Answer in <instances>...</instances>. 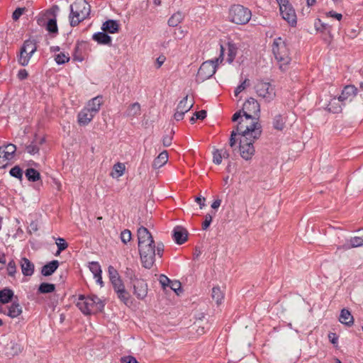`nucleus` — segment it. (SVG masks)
Here are the masks:
<instances>
[{"label":"nucleus","instance_id":"obj_17","mask_svg":"<svg viewBox=\"0 0 363 363\" xmlns=\"http://www.w3.org/2000/svg\"><path fill=\"white\" fill-rule=\"evenodd\" d=\"M173 239L178 245L184 243L188 238V231L182 226H176L173 230Z\"/></svg>","mask_w":363,"mask_h":363},{"label":"nucleus","instance_id":"obj_5","mask_svg":"<svg viewBox=\"0 0 363 363\" xmlns=\"http://www.w3.org/2000/svg\"><path fill=\"white\" fill-rule=\"evenodd\" d=\"M272 52L277 61L279 68L285 70L291 60L290 50L285 40L279 37L274 40L272 43Z\"/></svg>","mask_w":363,"mask_h":363},{"label":"nucleus","instance_id":"obj_30","mask_svg":"<svg viewBox=\"0 0 363 363\" xmlns=\"http://www.w3.org/2000/svg\"><path fill=\"white\" fill-rule=\"evenodd\" d=\"M93 40L96 41L98 43L103 45H111V38L103 32L94 34Z\"/></svg>","mask_w":363,"mask_h":363},{"label":"nucleus","instance_id":"obj_31","mask_svg":"<svg viewBox=\"0 0 363 363\" xmlns=\"http://www.w3.org/2000/svg\"><path fill=\"white\" fill-rule=\"evenodd\" d=\"M119 28L118 23L117 21L113 20H108L104 23L102 26V29L104 31L108 32L110 33H115L118 32Z\"/></svg>","mask_w":363,"mask_h":363},{"label":"nucleus","instance_id":"obj_41","mask_svg":"<svg viewBox=\"0 0 363 363\" xmlns=\"http://www.w3.org/2000/svg\"><path fill=\"white\" fill-rule=\"evenodd\" d=\"M108 274L111 282L121 279L118 271L111 265L108 268Z\"/></svg>","mask_w":363,"mask_h":363},{"label":"nucleus","instance_id":"obj_61","mask_svg":"<svg viewBox=\"0 0 363 363\" xmlns=\"http://www.w3.org/2000/svg\"><path fill=\"white\" fill-rule=\"evenodd\" d=\"M194 115L196 116V119L203 120L206 117V111L201 110L196 112Z\"/></svg>","mask_w":363,"mask_h":363},{"label":"nucleus","instance_id":"obj_10","mask_svg":"<svg viewBox=\"0 0 363 363\" xmlns=\"http://www.w3.org/2000/svg\"><path fill=\"white\" fill-rule=\"evenodd\" d=\"M279 6L280 13L286 21L291 26L296 25L297 18L294 9L289 0H276Z\"/></svg>","mask_w":363,"mask_h":363},{"label":"nucleus","instance_id":"obj_35","mask_svg":"<svg viewBox=\"0 0 363 363\" xmlns=\"http://www.w3.org/2000/svg\"><path fill=\"white\" fill-rule=\"evenodd\" d=\"M285 118L280 114L277 115L273 120V128L277 130H282L285 128Z\"/></svg>","mask_w":363,"mask_h":363},{"label":"nucleus","instance_id":"obj_23","mask_svg":"<svg viewBox=\"0 0 363 363\" xmlns=\"http://www.w3.org/2000/svg\"><path fill=\"white\" fill-rule=\"evenodd\" d=\"M357 93V89L354 85H347L344 87L341 94L339 96V99L341 101L346 100H351L354 98Z\"/></svg>","mask_w":363,"mask_h":363},{"label":"nucleus","instance_id":"obj_38","mask_svg":"<svg viewBox=\"0 0 363 363\" xmlns=\"http://www.w3.org/2000/svg\"><path fill=\"white\" fill-rule=\"evenodd\" d=\"M55 290V285L50 283H42L38 289L39 294L52 293Z\"/></svg>","mask_w":363,"mask_h":363},{"label":"nucleus","instance_id":"obj_54","mask_svg":"<svg viewBox=\"0 0 363 363\" xmlns=\"http://www.w3.org/2000/svg\"><path fill=\"white\" fill-rule=\"evenodd\" d=\"M222 154L221 151L216 150L213 152V162L216 164H220L222 162Z\"/></svg>","mask_w":363,"mask_h":363},{"label":"nucleus","instance_id":"obj_18","mask_svg":"<svg viewBox=\"0 0 363 363\" xmlns=\"http://www.w3.org/2000/svg\"><path fill=\"white\" fill-rule=\"evenodd\" d=\"M45 143V138L35 136L34 140L26 147V150L30 155L38 154L40 150V146Z\"/></svg>","mask_w":363,"mask_h":363},{"label":"nucleus","instance_id":"obj_37","mask_svg":"<svg viewBox=\"0 0 363 363\" xmlns=\"http://www.w3.org/2000/svg\"><path fill=\"white\" fill-rule=\"evenodd\" d=\"M26 177L30 182H37L40 179V174L33 168H28L26 171Z\"/></svg>","mask_w":363,"mask_h":363},{"label":"nucleus","instance_id":"obj_11","mask_svg":"<svg viewBox=\"0 0 363 363\" xmlns=\"http://www.w3.org/2000/svg\"><path fill=\"white\" fill-rule=\"evenodd\" d=\"M255 91L259 97L268 102L272 101L276 96L275 88L269 82H258L255 85Z\"/></svg>","mask_w":363,"mask_h":363},{"label":"nucleus","instance_id":"obj_51","mask_svg":"<svg viewBox=\"0 0 363 363\" xmlns=\"http://www.w3.org/2000/svg\"><path fill=\"white\" fill-rule=\"evenodd\" d=\"M111 283L114 290V292H116L118 290H120L125 287L123 281L121 279L112 281Z\"/></svg>","mask_w":363,"mask_h":363},{"label":"nucleus","instance_id":"obj_6","mask_svg":"<svg viewBox=\"0 0 363 363\" xmlns=\"http://www.w3.org/2000/svg\"><path fill=\"white\" fill-rule=\"evenodd\" d=\"M70 26L75 27L89 17L91 6L86 0H77L70 6Z\"/></svg>","mask_w":363,"mask_h":363},{"label":"nucleus","instance_id":"obj_29","mask_svg":"<svg viewBox=\"0 0 363 363\" xmlns=\"http://www.w3.org/2000/svg\"><path fill=\"white\" fill-rule=\"evenodd\" d=\"M339 320L342 324L347 325L348 326L352 325L354 323L353 316L351 315L348 310L345 308L341 311Z\"/></svg>","mask_w":363,"mask_h":363},{"label":"nucleus","instance_id":"obj_9","mask_svg":"<svg viewBox=\"0 0 363 363\" xmlns=\"http://www.w3.org/2000/svg\"><path fill=\"white\" fill-rule=\"evenodd\" d=\"M37 50V45L34 40H25L17 55L18 62L21 66L28 65L30 59Z\"/></svg>","mask_w":363,"mask_h":363},{"label":"nucleus","instance_id":"obj_44","mask_svg":"<svg viewBox=\"0 0 363 363\" xmlns=\"http://www.w3.org/2000/svg\"><path fill=\"white\" fill-rule=\"evenodd\" d=\"M6 270L9 276L14 277L16 272V264L13 259H11L9 262L6 267Z\"/></svg>","mask_w":363,"mask_h":363},{"label":"nucleus","instance_id":"obj_2","mask_svg":"<svg viewBox=\"0 0 363 363\" xmlns=\"http://www.w3.org/2000/svg\"><path fill=\"white\" fill-rule=\"evenodd\" d=\"M138 250L143 266L151 269L157 255L162 257L164 253V245L157 242L155 245L152 235L147 228L141 226L138 229Z\"/></svg>","mask_w":363,"mask_h":363},{"label":"nucleus","instance_id":"obj_59","mask_svg":"<svg viewBox=\"0 0 363 363\" xmlns=\"http://www.w3.org/2000/svg\"><path fill=\"white\" fill-rule=\"evenodd\" d=\"M166 57L164 55L159 56L155 62L157 68H160L164 62Z\"/></svg>","mask_w":363,"mask_h":363},{"label":"nucleus","instance_id":"obj_58","mask_svg":"<svg viewBox=\"0 0 363 363\" xmlns=\"http://www.w3.org/2000/svg\"><path fill=\"white\" fill-rule=\"evenodd\" d=\"M352 248V245L350 242V240H348L344 245H339L337 247V251H340V250H348Z\"/></svg>","mask_w":363,"mask_h":363},{"label":"nucleus","instance_id":"obj_39","mask_svg":"<svg viewBox=\"0 0 363 363\" xmlns=\"http://www.w3.org/2000/svg\"><path fill=\"white\" fill-rule=\"evenodd\" d=\"M211 296L217 304H220L224 298L223 294L218 286L212 289Z\"/></svg>","mask_w":363,"mask_h":363},{"label":"nucleus","instance_id":"obj_19","mask_svg":"<svg viewBox=\"0 0 363 363\" xmlns=\"http://www.w3.org/2000/svg\"><path fill=\"white\" fill-rule=\"evenodd\" d=\"M221 47H223L225 48V51L227 50L228 57H227V62L228 63H232L237 55L238 52V47L236 45L231 42L228 41V43L223 44H220V52L221 51Z\"/></svg>","mask_w":363,"mask_h":363},{"label":"nucleus","instance_id":"obj_52","mask_svg":"<svg viewBox=\"0 0 363 363\" xmlns=\"http://www.w3.org/2000/svg\"><path fill=\"white\" fill-rule=\"evenodd\" d=\"M187 31L184 30L182 27L175 29L174 35L175 38L182 39L186 34Z\"/></svg>","mask_w":363,"mask_h":363},{"label":"nucleus","instance_id":"obj_26","mask_svg":"<svg viewBox=\"0 0 363 363\" xmlns=\"http://www.w3.org/2000/svg\"><path fill=\"white\" fill-rule=\"evenodd\" d=\"M341 101L338 98L333 97L327 106V110L333 113H338L342 111Z\"/></svg>","mask_w":363,"mask_h":363},{"label":"nucleus","instance_id":"obj_22","mask_svg":"<svg viewBox=\"0 0 363 363\" xmlns=\"http://www.w3.org/2000/svg\"><path fill=\"white\" fill-rule=\"evenodd\" d=\"M94 116V113L84 107L77 115V122L79 125L85 126L92 121Z\"/></svg>","mask_w":363,"mask_h":363},{"label":"nucleus","instance_id":"obj_8","mask_svg":"<svg viewBox=\"0 0 363 363\" xmlns=\"http://www.w3.org/2000/svg\"><path fill=\"white\" fill-rule=\"evenodd\" d=\"M251 11L240 4H234L229 9V18L238 25H245L251 19Z\"/></svg>","mask_w":363,"mask_h":363},{"label":"nucleus","instance_id":"obj_46","mask_svg":"<svg viewBox=\"0 0 363 363\" xmlns=\"http://www.w3.org/2000/svg\"><path fill=\"white\" fill-rule=\"evenodd\" d=\"M9 173L12 177L19 179L20 180L22 179L23 171L18 166H15L11 168Z\"/></svg>","mask_w":363,"mask_h":363},{"label":"nucleus","instance_id":"obj_1","mask_svg":"<svg viewBox=\"0 0 363 363\" xmlns=\"http://www.w3.org/2000/svg\"><path fill=\"white\" fill-rule=\"evenodd\" d=\"M257 127L252 121L245 120L240 125H236L231 132L229 145L233 148L237 143V135H240L239 151L240 156L245 160H251L255 155L253 144L262 135V130H259V125Z\"/></svg>","mask_w":363,"mask_h":363},{"label":"nucleus","instance_id":"obj_15","mask_svg":"<svg viewBox=\"0 0 363 363\" xmlns=\"http://www.w3.org/2000/svg\"><path fill=\"white\" fill-rule=\"evenodd\" d=\"M147 284L143 279H136L133 282V294L140 300L144 299L147 295Z\"/></svg>","mask_w":363,"mask_h":363},{"label":"nucleus","instance_id":"obj_45","mask_svg":"<svg viewBox=\"0 0 363 363\" xmlns=\"http://www.w3.org/2000/svg\"><path fill=\"white\" fill-rule=\"evenodd\" d=\"M56 245L58 247V250L56 253V255H60V253L67 249L68 247V244L66 242L64 238H59L57 240Z\"/></svg>","mask_w":363,"mask_h":363},{"label":"nucleus","instance_id":"obj_4","mask_svg":"<svg viewBox=\"0 0 363 363\" xmlns=\"http://www.w3.org/2000/svg\"><path fill=\"white\" fill-rule=\"evenodd\" d=\"M104 306V302L96 295H80L77 302V306L84 315L101 312Z\"/></svg>","mask_w":363,"mask_h":363},{"label":"nucleus","instance_id":"obj_32","mask_svg":"<svg viewBox=\"0 0 363 363\" xmlns=\"http://www.w3.org/2000/svg\"><path fill=\"white\" fill-rule=\"evenodd\" d=\"M141 113V107L139 103L135 102L132 104H130L127 111H126V115L128 117L134 118L139 115H140Z\"/></svg>","mask_w":363,"mask_h":363},{"label":"nucleus","instance_id":"obj_24","mask_svg":"<svg viewBox=\"0 0 363 363\" xmlns=\"http://www.w3.org/2000/svg\"><path fill=\"white\" fill-rule=\"evenodd\" d=\"M14 296L13 291L8 287L0 290V306H4L12 301Z\"/></svg>","mask_w":363,"mask_h":363},{"label":"nucleus","instance_id":"obj_20","mask_svg":"<svg viewBox=\"0 0 363 363\" xmlns=\"http://www.w3.org/2000/svg\"><path fill=\"white\" fill-rule=\"evenodd\" d=\"M103 103V96L101 95H99L89 100L85 108L96 115L99 111Z\"/></svg>","mask_w":363,"mask_h":363},{"label":"nucleus","instance_id":"obj_25","mask_svg":"<svg viewBox=\"0 0 363 363\" xmlns=\"http://www.w3.org/2000/svg\"><path fill=\"white\" fill-rule=\"evenodd\" d=\"M21 268L24 276L29 277L34 273V264L26 257L21 259Z\"/></svg>","mask_w":363,"mask_h":363},{"label":"nucleus","instance_id":"obj_16","mask_svg":"<svg viewBox=\"0 0 363 363\" xmlns=\"http://www.w3.org/2000/svg\"><path fill=\"white\" fill-rule=\"evenodd\" d=\"M159 281L165 291L169 289L178 294V291L181 290V283L179 281H172L164 274L160 275Z\"/></svg>","mask_w":363,"mask_h":363},{"label":"nucleus","instance_id":"obj_64","mask_svg":"<svg viewBox=\"0 0 363 363\" xmlns=\"http://www.w3.org/2000/svg\"><path fill=\"white\" fill-rule=\"evenodd\" d=\"M162 142H163V145L165 147H168L172 144V138L165 136L163 138Z\"/></svg>","mask_w":363,"mask_h":363},{"label":"nucleus","instance_id":"obj_12","mask_svg":"<svg viewBox=\"0 0 363 363\" xmlns=\"http://www.w3.org/2000/svg\"><path fill=\"white\" fill-rule=\"evenodd\" d=\"M16 151V145L11 143L0 147V168L13 158Z\"/></svg>","mask_w":363,"mask_h":363},{"label":"nucleus","instance_id":"obj_13","mask_svg":"<svg viewBox=\"0 0 363 363\" xmlns=\"http://www.w3.org/2000/svg\"><path fill=\"white\" fill-rule=\"evenodd\" d=\"M194 106L193 101L188 102V96L186 95L182 100L178 104L176 112L174 115V118L179 121L184 118V114L188 112Z\"/></svg>","mask_w":363,"mask_h":363},{"label":"nucleus","instance_id":"obj_7","mask_svg":"<svg viewBox=\"0 0 363 363\" xmlns=\"http://www.w3.org/2000/svg\"><path fill=\"white\" fill-rule=\"evenodd\" d=\"M224 53L225 48L221 47V51L218 57L203 62L197 72V80L203 82L211 77L216 73L218 65L223 62Z\"/></svg>","mask_w":363,"mask_h":363},{"label":"nucleus","instance_id":"obj_40","mask_svg":"<svg viewBox=\"0 0 363 363\" xmlns=\"http://www.w3.org/2000/svg\"><path fill=\"white\" fill-rule=\"evenodd\" d=\"M314 26L315 28V30L318 32H330V27L328 25L323 23L319 18L315 20L314 23Z\"/></svg>","mask_w":363,"mask_h":363},{"label":"nucleus","instance_id":"obj_57","mask_svg":"<svg viewBox=\"0 0 363 363\" xmlns=\"http://www.w3.org/2000/svg\"><path fill=\"white\" fill-rule=\"evenodd\" d=\"M17 76L20 80H23L28 77V73L26 69H22L18 71Z\"/></svg>","mask_w":363,"mask_h":363},{"label":"nucleus","instance_id":"obj_21","mask_svg":"<svg viewBox=\"0 0 363 363\" xmlns=\"http://www.w3.org/2000/svg\"><path fill=\"white\" fill-rule=\"evenodd\" d=\"M59 11L57 6H53L49 11L48 13L54 16V18L49 19L47 23L46 29L51 33H57L58 28L57 26V20L55 18L56 13Z\"/></svg>","mask_w":363,"mask_h":363},{"label":"nucleus","instance_id":"obj_36","mask_svg":"<svg viewBox=\"0 0 363 363\" xmlns=\"http://www.w3.org/2000/svg\"><path fill=\"white\" fill-rule=\"evenodd\" d=\"M117 295L118 298L127 305L130 301V295L129 292L125 289V287L123 289H121L120 290H118L116 292H115Z\"/></svg>","mask_w":363,"mask_h":363},{"label":"nucleus","instance_id":"obj_33","mask_svg":"<svg viewBox=\"0 0 363 363\" xmlns=\"http://www.w3.org/2000/svg\"><path fill=\"white\" fill-rule=\"evenodd\" d=\"M125 167L123 163L117 162L113 165V172L111 173V175L113 178H118L121 177L125 172Z\"/></svg>","mask_w":363,"mask_h":363},{"label":"nucleus","instance_id":"obj_47","mask_svg":"<svg viewBox=\"0 0 363 363\" xmlns=\"http://www.w3.org/2000/svg\"><path fill=\"white\" fill-rule=\"evenodd\" d=\"M73 60L79 62L84 60V56L80 52V44L79 43L75 45L73 54Z\"/></svg>","mask_w":363,"mask_h":363},{"label":"nucleus","instance_id":"obj_53","mask_svg":"<svg viewBox=\"0 0 363 363\" xmlns=\"http://www.w3.org/2000/svg\"><path fill=\"white\" fill-rule=\"evenodd\" d=\"M213 217L211 214L208 213L205 216L204 221L202 223V229L207 230L212 222Z\"/></svg>","mask_w":363,"mask_h":363},{"label":"nucleus","instance_id":"obj_49","mask_svg":"<svg viewBox=\"0 0 363 363\" xmlns=\"http://www.w3.org/2000/svg\"><path fill=\"white\" fill-rule=\"evenodd\" d=\"M121 241L124 244H127L131 240V232L129 230H124L121 233Z\"/></svg>","mask_w":363,"mask_h":363},{"label":"nucleus","instance_id":"obj_42","mask_svg":"<svg viewBox=\"0 0 363 363\" xmlns=\"http://www.w3.org/2000/svg\"><path fill=\"white\" fill-rule=\"evenodd\" d=\"M89 269L94 274V277L99 276L102 273L100 264L96 262H91L89 263Z\"/></svg>","mask_w":363,"mask_h":363},{"label":"nucleus","instance_id":"obj_27","mask_svg":"<svg viewBox=\"0 0 363 363\" xmlns=\"http://www.w3.org/2000/svg\"><path fill=\"white\" fill-rule=\"evenodd\" d=\"M59 266L57 260H52L42 267L41 273L43 276L48 277L52 274Z\"/></svg>","mask_w":363,"mask_h":363},{"label":"nucleus","instance_id":"obj_34","mask_svg":"<svg viewBox=\"0 0 363 363\" xmlns=\"http://www.w3.org/2000/svg\"><path fill=\"white\" fill-rule=\"evenodd\" d=\"M184 16L181 12L174 13L168 20V25L172 27H177L183 20Z\"/></svg>","mask_w":363,"mask_h":363},{"label":"nucleus","instance_id":"obj_50","mask_svg":"<svg viewBox=\"0 0 363 363\" xmlns=\"http://www.w3.org/2000/svg\"><path fill=\"white\" fill-rule=\"evenodd\" d=\"M250 81L247 79H245L235 90V96H238V94L242 91L245 88L249 86Z\"/></svg>","mask_w":363,"mask_h":363},{"label":"nucleus","instance_id":"obj_48","mask_svg":"<svg viewBox=\"0 0 363 363\" xmlns=\"http://www.w3.org/2000/svg\"><path fill=\"white\" fill-rule=\"evenodd\" d=\"M349 240L352 248L363 246V236L362 238L353 237L351 238Z\"/></svg>","mask_w":363,"mask_h":363},{"label":"nucleus","instance_id":"obj_43","mask_svg":"<svg viewBox=\"0 0 363 363\" xmlns=\"http://www.w3.org/2000/svg\"><path fill=\"white\" fill-rule=\"evenodd\" d=\"M69 56L68 54H65L63 52H60L55 55V60L58 65L65 64L69 60Z\"/></svg>","mask_w":363,"mask_h":363},{"label":"nucleus","instance_id":"obj_56","mask_svg":"<svg viewBox=\"0 0 363 363\" xmlns=\"http://www.w3.org/2000/svg\"><path fill=\"white\" fill-rule=\"evenodd\" d=\"M121 363H139L137 359L132 356H127L121 358Z\"/></svg>","mask_w":363,"mask_h":363},{"label":"nucleus","instance_id":"obj_63","mask_svg":"<svg viewBox=\"0 0 363 363\" xmlns=\"http://www.w3.org/2000/svg\"><path fill=\"white\" fill-rule=\"evenodd\" d=\"M328 338L330 341L333 344H336L337 342V337L335 333H330L328 334Z\"/></svg>","mask_w":363,"mask_h":363},{"label":"nucleus","instance_id":"obj_62","mask_svg":"<svg viewBox=\"0 0 363 363\" xmlns=\"http://www.w3.org/2000/svg\"><path fill=\"white\" fill-rule=\"evenodd\" d=\"M6 262V255L4 253H0V270L4 269V266Z\"/></svg>","mask_w":363,"mask_h":363},{"label":"nucleus","instance_id":"obj_3","mask_svg":"<svg viewBox=\"0 0 363 363\" xmlns=\"http://www.w3.org/2000/svg\"><path fill=\"white\" fill-rule=\"evenodd\" d=\"M259 111L260 106L257 101L254 98H250L244 103L242 111H237L233 114L232 121L238 122L237 125H240L245 120L252 121L256 126L259 125V130H262L258 117L252 116V114L257 116Z\"/></svg>","mask_w":363,"mask_h":363},{"label":"nucleus","instance_id":"obj_28","mask_svg":"<svg viewBox=\"0 0 363 363\" xmlns=\"http://www.w3.org/2000/svg\"><path fill=\"white\" fill-rule=\"evenodd\" d=\"M168 161V153L167 151H163L152 162V167L154 169H159L164 166Z\"/></svg>","mask_w":363,"mask_h":363},{"label":"nucleus","instance_id":"obj_14","mask_svg":"<svg viewBox=\"0 0 363 363\" xmlns=\"http://www.w3.org/2000/svg\"><path fill=\"white\" fill-rule=\"evenodd\" d=\"M23 312L22 307L17 301H13L10 306H0V313L6 315L11 318L18 317Z\"/></svg>","mask_w":363,"mask_h":363},{"label":"nucleus","instance_id":"obj_60","mask_svg":"<svg viewBox=\"0 0 363 363\" xmlns=\"http://www.w3.org/2000/svg\"><path fill=\"white\" fill-rule=\"evenodd\" d=\"M327 16L335 18L338 21H341V19L342 18V15L341 13H337L333 11H329L327 13Z\"/></svg>","mask_w":363,"mask_h":363},{"label":"nucleus","instance_id":"obj_55","mask_svg":"<svg viewBox=\"0 0 363 363\" xmlns=\"http://www.w3.org/2000/svg\"><path fill=\"white\" fill-rule=\"evenodd\" d=\"M25 11V8H17L12 14L14 21H17Z\"/></svg>","mask_w":363,"mask_h":363}]
</instances>
